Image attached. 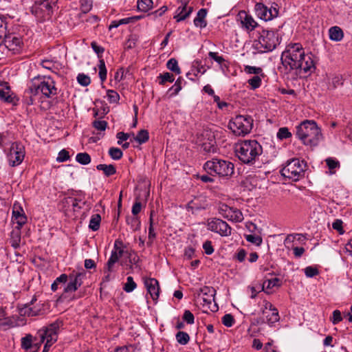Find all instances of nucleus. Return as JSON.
I'll list each match as a JSON object with an SVG mask.
<instances>
[{
  "label": "nucleus",
  "instance_id": "23",
  "mask_svg": "<svg viewBox=\"0 0 352 352\" xmlns=\"http://www.w3.org/2000/svg\"><path fill=\"white\" fill-rule=\"evenodd\" d=\"M188 3H182V5L179 6L174 16V19H176L177 22H181L187 19L192 12V7L188 6Z\"/></svg>",
  "mask_w": 352,
  "mask_h": 352
},
{
  "label": "nucleus",
  "instance_id": "64",
  "mask_svg": "<svg viewBox=\"0 0 352 352\" xmlns=\"http://www.w3.org/2000/svg\"><path fill=\"white\" fill-rule=\"evenodd\" d=\"M100 226V220L95 219L94 218H91L89 219V229L93 231H97L99 230Z\"/></svg>",
  "mask_w": 352,
  "mask_h": 352
},
{
  "label": "nucleus",
  "instance_id": "59",
  "mask_svg": "<svg viewBox=\"0 0 352 352\" xmlns=\"http://www.w3.org/2000/svg\"><path fill=\"white\" fill-rule=\"evenodd\" d=\"M183 320L189 324H192L195 322L194 315L189 310H185L183 315Z\"/></svg>",
  "mask_w": 352,
  "mask_h": 352
},
{
  "label": "nucleus",
  "instance_id": "40",
  "mask_svg": "<svg viewBox=\"0 0 352 352\" xmlns=\"http://www.w3.org/2000/svg\"><path fill=\"white\" fill-rule=\"evenodd\" d=\"M68 277L66 274H63L60 276L56 278L54 283L51 285V289L53 292H56L58 289V285L64 284L67 282Z\"/></svg>",
  "mask_w": 352,
  "mask_h": 352
},
{
  "label": "nucleus",
  "instance_id": "39",
  "mask_svg": "<svg viewBox=\"0 0 352 352\" xmlns=\"http://www.w3.org/2000/svg\"><path fill=\"white\" fill-rule=\"evenodd\" d=\"M166 67L169 70L175 73L176 74H179L181 73V69L178 66L177 60L174 58H172L168 60Z\"/></svg>",
  "mask_w": 352,
  "mask_h": 352
},
{
  "label": "nucleus",
  "instance_id": "44",
  "mask_svg": "<svg viewBox=\"0 0 352 352\" xmlns=\"http://www.w3.org/2000/svg\"><path fill=\"white\" fill-rule=\"evenodd\" d=\"M182 89V78L179 77L177 79L175 84L168 89L170 92V96H176Z\"/></svg>",
  "mask_w": 352,
  "mask_h": 352
},
{
  "label": "nucleus",
  "instance_id": "7",
  "mask_svg": "<svg viewBox=\"0 0 352 352\" xmlns=\"http://www.w3.org/2000/svg\"><path fill=\"white\" fill-rule=\"evenodd\" d=\"M204 168L210 175L215 174L219 177H230L234 173V164L230 161L213 158L207 161Z\"/></svg>",
  "mask_w": 352,
  "mask_h": 352
},
{
  "label": "nucleus",
  "instance_id": "25",
  "mask_svg": "<svg viewBox=\"0 0 352 352\" xmlns=\"http://www.w3.org/2000/svg\"><path fill=\"white\" fill-rule=\"evenodd\" d=\"M107 122L104 120H95L92 122V126L96 130L98 131V132L96 136L89 137V142H96L98 140H100L104 135L103 132L107 129Z\"/></svg>",
  "mask_w": 352,
  "mask_h": 352
},
{
  "label": "nucleus",
  "instance_id": "3",
  "mask_svg": "<svg viewBox=\"0 0 352 352\" xmlns=\"http://www.w3.org/2000/svg\"><path fill=\"white\" fill-rule=\"evenodd\" d=\"M235 153L241 162L252 165L262 154L263 148L255 140H243L236 144Z\"/></svg>",
  "mask_w": 352,
  "mask_h": 352
},
{
  "label": "nucleus",
  "instance_id": "61",
  "mask_svg": "<svg viewBox=\"0 0 352 352\" xmlns=\"http://www.w3.org/2000/svg\"><path fill=\"white\" fill-rule=\"evenodd\" d=\"M203 249L207 255H211L214 252V248L210 241H206L203 244Z\"/></svg>",
  "mask_w": 352,
  "mask_h": 352
},
{
  "label": "nucleus",
  "instance_id": "55",
  "mask_svg": "<svg viewBox=\"0 0 352 352\" xmlns=\"http://www.w3.org/2000/svg\"><path fill=\"white\" fill-rule=\"evenodd\" d=\"M0 99L8 103H11L13 101V98L9 94V91L3 89H0Z\"/></svg>",
  "mask_w": 352,
  "mask_h": 352
},
{
  "label": "nucleus",
  "instance_id": "45",
  "mask_svg": "<svg viewBox=\"0 0 352 352\" xmlns=\"http://www.w3.org/2000/svg\"><path fill=\"white\" fill-rule=\"evenodd\" d=\"M67 203L72 206L74 211H76V208H81L82 206L85 205V201H82L72 197H69L67 199Z\"/></svg>",
  "mask_w": 352,
  "mask_h": 352
},
{
  "label": "nucleus",
  "instance_id": "51",
  "mask_svg": "<svg viewBox=\"0 0 352 352\" xmlns=\"http://www.w3.org/2000/svg\"><path fill=\"white\" fill-rule=\"evenodd\" d=\"M208 57L216 61L219 65H222L226 61L222 56H219L218 52H210Z\"/></svg>",
  "mask_w": 352,
  "mask_h": 352
},
{
  "label": "nucleus",
  "instance_id": "4",
  "mask_svg": "<svg viewBox=\"0 0 352 352\" xmlns=\"http://www.w3.org/2000/svg\"><path fill=\"white\" fill-rule=\"evenodd\" d=\"M54 81L50 77H35L28 85V93L30 94L28 104H32L33 96L42 94L47 98H50L57 94Z\"/></svg>",
  "mask_w": 352,
  "mask_h": 352
},
{
  "label": "nucleus",
  "instance_id": "21",
  "mask_svg": "<svg viewBox=\"0 0 352 352\" xmlns=\"http://www.w3.org/2000/svg\"><path fill=\"white\" fill-rule=\"evenodd\" d=\"M144 284L151 298L157 300L160 290L158 280L154 278H144Z\"/></svg>",
  "mask_w": 352,
  "mask_h": 352
},
{
  "label": "nucleus",
  "instance_id": "11",
  "mask_svg": "<svg viewBox=\"0 0 352 352\" xmlns=\"http://www.w3.org/2000/svg\"><path fill=\"white\" fill-rule=\"evenodd\" d=\"M197 142L206 153H215L217 151L214 134L211 130L204 129L197 134Z\"/></svg>",
  "mask_w": 352,
  "mask_h": 352
},
{
  "label": "nucleus",
  "instance_id": "62",
  "mask_svg": "<svg viewBox=\"0 0 352 352\" xmlns=\"http://www.w3.org/2000/svg\"><path fill=\"white\" fill-rule=\"evenodd\" d=\"M305 273L307 277L311 278L318 275L319 272L317 268L309 266L305 269Z\"/></svg>",
  "mask_w": 352,
  "mask_h": 352
},
{
  "label": "nucleus",
  "instance_id": "2",
  "mask_svg": "<svg viewBox=\"0 0 352 352\" xmlns=\"http://www.w3.org/2000/svg\"><path fill=\"white\" fill-rule=\"evenodd\" d=\"M296 137L306 146H317L322 138L321 129L314 120H305L296 126Z\"/></svg>",
  "mask_w": 352,
  "mask_h": 352
},
{
  "label": "nucleus",
  "instance_id": "8",
  "mask_svg": "<svg viewBox=\"0 0 352 352\" xmlns=\"http://www.w3.org/2000/svg\"><path fill=\"white\" fill-rule=\"evenodd\" d=\"M253 126V119L250 116H236L228 124V128L238 136H244L250 133Z\"/></svg>",
  "mask_w": 352,
  "mask_h": 352
},
{
  "label": "nucleus",
  "instance_id": "52",
  "mask_svg": "<svg viewBox=\"0 0 352 352\" xmlns=\"http://www.w3.org/2000/svg\"><path fill=\"white\" fill-rule=\"evenodd\" d=\"M6 24L3 20H0V46L4 43V40L7 36Z\"/></svg>",
  "mask_w": 352,
  "mask_h": 352
},
{
  "label": "nucleus",
  "instance_id": "27",
  "mask_svg": "<svg viewBox=\"0 0 352 352\" xmlns=\"http://www.w3.org/2000/svg\"><path fill=\"white\" fill-rule=\"evenodd\" d=\"M329 36L330 40L339 42L344 38V32L340 27L333 26L329 30Z\"/></svg>",
  "mask_w": 352,
  "mask_h": 352
},
{
  "label": "nucleus",
  "instance_id": "19",
  "mask_svg": "<svg viewBox=\"0 0 352 352\" xmlns=\"http://www.w3.org/2000/svg\"><path fill=\"white\" fill-rule=\"evenodd\" d=\"M12 221L19 228H21L27 222V217L19 204L15 203L13 205Z\"/></svg>",
  "mask_w": 352,
  "mask_h": 352
},
{
  "label": "nucleus",
  "instance_id": "43",
  "mask_svg": "<svg viewBox=\"0 0 352 352\" xmlns=\"http://www.w3.org/2000/svg\"><path fill=\"white\" fill-rule=\"evenodd\" d=\"M245 238L247 241L252 243L257 246H259L263 241L261 236L256 234H246Z\"/></svg>",
  "mask_w": 352,
  "mask_h": 352
},
{
  "label": "nucleus",
  "instance_id": "32",
  "mask_svg": "<svg viewBox=\"0 0 352 352\" xmlns=\"http://www.w3.org/2000/svg\"><path fill=\"white\" fill-rule=\"evenodd\" d=\"M265 74L263 73V75L257 74L252 77L248 80L250 88L253 90L258 88L262 82V78H264Z\"/></svg>",
  "mask_w": 352,
  "mask_h": 352
},
{
  "label": "nucleus",
  "instance_id": "18",
  "mask_svg": "<svg viewBox=\"0 0 352 352\" xmlns=\"http://www.w3.org/2000/svg\"><path fill=\"white\" fill-rule=\"evenodd\" d=\"M61 324L62 322L58 320L50 324V334L42 352H48L52 345L57 341L58 331Z\"/></svg>",
  "mask_w": 352,
  "mask_h": 352
},
{
  "label": "nucleus",
  "instance_id": "37",
  "mask_svg": "<svg viewBox=\"0 0 352 352\" xmlns=\"http://www.w3.org/2000/svg\"><path fill=\"white\" fill-rule=\"evenodd\" d=\"M99 72L98 75L102 82H104L107 79V68L105 66L104 60L102 58L99 60L98 65Z\"/></svg>",
  "mask_w": 352,
  "mask_h": 352
},
{
  "label": "nucleus",
  "instance_id": "48",
  "mask_svg": "<svg viewBox=\"0 0 352 352\" xmlns=\"http://www.w3.org/2000/svg\"><path fill=\"white\" fill-rule=\"evenodd\" d=\"M244 71L249 74H260L263 75V69L261 67L254 66L246 65L244 67Z\"/></svg>",
  "mask_w": 352,
  "mask_h": 352
},
{
  "label": "nucleus",
  "instance_id": "33",
  "mask_svg": "<svg viewBox=\"0 0 352 352\" xmlns=\"http://www.w3.org/2000/svg\"><path fill=\"white\" fill-rule=\"evenodd\" d=\"M12 135L8 131H5L0 133V148H3L5 145L10 144L12 142Z\"/></svg>",
  "mask_w": 352,
  "mask_h": 352
},
{
  "label": "nucleus",
  "instance_id": "6",
  "mask_svg": "<svg viewBox=\"0 0 352 352\" xmlns=\"http://www.w3.org/2000/svg\"><path fill=\"white\" fill-rule=\"evenodd\" d=\"M280 43L277 32L263 30L260 32L258 40L254 42L253 46L260 53L272 52Z\"/></svg>",
  "mask_w": 352,
  "mask_h": 352
},
{
  "label": "nucleus",
  "instance_id": "57",
  "mask_svg": "<svg viewBox=\"0 0 352 352\" xmlns=\"http://www.w3.org/2000/svg\"><path fill=\"white\" fill-rule=\"evenodd\" d=\"M69 159V152L65 149H62L58 155L56 160L59 162H63Z\"/></svg>",
  "mask_w": 352,
  "mask_h": 352
},
{
  "label": "nucleus",
  "instance_id": "9",
  "mask_svg": "<svg viewBox=\"0 0 352 352\" xmlns=\"http://www.w3.org/2000/svg\"><path fill=\"white\" fill-rule=\"evenodd\" d=\"M216 290L212 287L204 286L197 291L198 300L201 305L204 311L215 312L218 310V306L214 302Z\"/></svg>",
  "mask_w": 352,
  "mask_h": 352
},
{
  "label": "nucleus",
  "instance_id": "42",
  "mask_svg": "<svg viewBox=\"0 0 352 352\" xmlns=\"http://www.w3.org/2000/svg\"><path fill=\"white\" fill-rule=\"evenodd\" d=\"M137 287L136 283L133 280V278L132 276H128L126 278V283L124 284L123 287V289L127 292L130 293L133 292Z\"/></svg>",
  "mask_w": 352,
  "mask_h": 352
},
{
  "label": "nucleus",
  "instance_id": "22",
  "mask_svg": "<svg viewBox=\"0 0 352 352\" xmlns=\"http://www.w3.org/2000/svg\"><path fill=\"white\" fill-rule=\"evenodd\" d=\"M48 334H50V325L39 329L34 336L32 349L38 350L41 344L47 341Z\"/></svg>",
  "mask_w": 352,
  "mask_h": 352
},
{
  "label": "nucleus",
  "instance_id": "31",
  "mask_svg": "<svg viewBox=\"0 0 352 352\" xmlns=\"http://www.w3.org/2000/svg\"><path fill=\"white\" fill-rule=\"evenodd\" d=\"M96 168L99 170L103 171L107 177L111 176L116 173V167L113 164H98Z\"/></svg>",
  "mask_w": 352,
  "mask_h": 352
},
{
  "label": "nucleus",
  "instance_id": "63",
  "mask_svg": "<svg viewBox=\"0 0 352 352\" xmlns=\"http://www.w3.org/2000/svg\"><path fill=\"white\" fill-rule=\"evenodd\" d=\"M342 320V317L341 316V312L339 310H334L333 311V316L332 318L331 319V321L333 324H337L340 322Z\"/></svg>",
  "mask_w": 352,
  "mask_h": 352
},
{
  "label": "nucleus",
  "instance_id": "46",
  "mask_svg": "<svg viewBox=\"0 0 352 352\" xmlns=\"http://www.w3.org/2000/svg\"><path fill=\"white\" fill-rule=\"evenodd\" d=\"M223 324L227 327H231L234 323V318L230 314H225L221 319Z\"/></svg>",
  "mask_w": 352,
  "mask_h": 352
},
{
  "label": "nucleus",
  "instance_id": "1",
  "mask_svg": "<svg viewBox=\"0 0 352 352\" xmlns=\"http://www.w3.org/2000/svg\"><path fill=\"white\" fill-rule=\"evenodd\" d=\"M281 63L285 68L295 71L300 76L306 77L316 69L311 54H306L300 43H290L282 52Z\"/></svg>",
  "mask_w": 352,
  "mask_h": 352
},
{
  "label": "nucleus",
  "instance_id": "50",
  "mask_svg": "<svg viewBox=\"0 0 352 352\" xmlns=\"http://www.w3.org/2000/svg\"><path fill=\"white\" fill-rule=\"evenodd\" d=\"M91 46L94 52L97 54L98 57L100 59L102 56V54L104 52V48L98 45V43L95 41L91 42Z\"/></svg>",
  "mask_w": 352,
  "mask_h": 352
},
{
  "label": "nucleus",
  "instance_id": "5",
  "mask_svg": "<svg viewBox=\"0 0 352 352\" xmlns=\"http://www.w3.org/2000/svg\"><path fill=\"white\" fill-rule=\"evenodd\" d=\"M307 163L304 160L293 158L286 162L280 170L281 175L292 182H297L305 177Z\"/></svg>",
  "mask_w": 352,
  "mask_h": 352
},
{
  "label": "nucleus",
  "instance_id": "10",
  "mask_svg": "<svg viewBox=\"0 0 352 352\" xmlns=\"http://www.w3.org/2000/svg\"><path fill=\"white\" fill-rule=\"evenodd\" d=\"M58 0H42L41 2H34L31 8V12L39 21L49 19L53 12V7Z\"/></svg>",
  "mask_w": 352,
  "mask_h": 352
},
{
  "label": "nucleus",
  "instance_id": "54",
  "mask_svg": "<svg viewBox=\"0 0 352 352\" xmlns=\"http://www.w3.org/2000/svg\"><path fill=\"white\" fill-rule=\"evenodd\" d=\"M107 97H108V100L110 102L116 103L120 100L119 94L114 90H108L107 91Z\"/></svg>",
  "mask_w": 352,
  "mask_h": 352
},
{
  "label": "nucleus",
  "instance_id": "56",
  "mask_svg": "<svg viewBox=\"0 0 352 352\" xmlns=\"http://www.w3.org/2000/svg\"><path fill=\"white\" fill-rule=\"evenodd\" d=\"M76 161L81 164H88V153H80L76 155Z\"/></svg>",
  "mask_w": 352,
  "mask_h": 352
},
{
  "label": "nucleus",
  "instance_id": "58",
  "mask_svg": "<svg viewBox=\"0 0 352 352\" xmlns=\"http://www.w3.org/2000/svg\"><path fill=\"white\" fill-rule=\"evenodd\" d=\"M326 164L330 170L335 169L340 166V162L332 157H329L325 160Z\"/></svg>",
  "mask_w": 352,
  "mask_h": 352
},
{
  "label": "nucleus",
  "instance_id": "36",
  "mask_svg": "<svg viewBox=\"0 0 352 352\" xmlns=\"http://www.w3.org/2000/svg\"><path fill=\"white\" fill-rule=\"evenodd\" d=\"M157 79L159 80L160 85H164L166 82H173L175 80V78L173 74L169 72H165L160 74L157 76Z\"/></svg>",
  "mask_w": 352,
  "mask_h": 352
},
{
  "label": "nucleus",
  "instance_id": "12",
  "mask_svg": "<svg viewBox=\"0 0 352 352\" xmlns=\"http://www.w3.org/2000/svg\"><path fill=\"white\" fill-rule=\"evenodd\" d=\"M25 147L22 143L14 142L12 143L7 157L11 166H16L22 163L25 157Z\"/></svg>",
  "mask_w": 352,
  "mask_h": 352
},
{
  "label": "nucleus",
  "instance_id": "53",
  "mask_svg": "<svg viewBox=\"0 0 352 352\" xmlns=\"http://www.w3.org/2000/svg\"><path fill=\"white\" fill-rule=\"evenodd\" d=\"M87 0H80V4H81V12L79 14L80 18L82 19V21H87V19H84V16L85 17L86 14L88 12V6H87Z\"/></svg>",
  "mask_w": 352,
  "mask_h": 352
},
{
  "label": "nucleus",
  "instance_id": "24",
  "mask_svg": "<svg viewBox=\"0 0 352 352\" xmlns=\"http://www.w3.org/2000/svg\"><path fill=\"white\" fill-rule=\"evenodd\" d=\"M239 17L242 28L248 31H252L258 26V23L254 18L244 11L239 13Z\"/></svg>",
  "mask_w": 352,
  "mask_h": 352
},
{
  "label": "nucleus",
  "instance_id": "35",
  "mask_svg": "<svg viewBox=\"0 0 352 352\" xmlns=\"http://www.w3.org/2000/svg\"><path fill=\"white\" fill-rule=\"evenodd\" d=\"M175 338L177 342L182 345L187 344L190 340L188 333L185 331H178L175 335Z\"/></svg>",
  "mask_w": 352,
  "mask_h": 352
},
{
  "label": "nucleus",
  "instance_id": "49",
  "mask_svg": "<svg viewBox=\"0 0 352 352\" xmlns=\"http://www.w3.org/2000/svg\"><path fill=\"white\" fill-rule=\"evenodd\" d=\"M292 137V133L287 127H281L277 133V138L280 140L287 139Z\"/></svg>",
  "mask_w": 352,
  "mask_h": 352
},
{
  "label": "nucleus",
  "instance_id": "28",
  "mask_svg": "<svg viewBox=\"0 0 352 352\" xmlns=\"http://www.w3.org/2000/svg\"><path fill=\"white\" fill-rule=\"evenodd\" d=\"M21 228L15 227L10 233V243L14 249H17L20 246L21 239Z\"/></svg>",
  "mask_w": 352,
  "mask_h": 352
},
{
  "label": "nucleus",
  "instance_id": "17",
  "mask_svg": "<svg viewBox=\"0 0 352 352\" xmlns=\"http://www.w3.org/2000/svg\"><path fill=\"white\" fill-rule=\"evenodd\" d=\"M261 311L266 318V322L270 326H272L280 320L278 309L267 300L263 301V307Z\"/></svg>",
  "mask_w": 352,
  "mask_h": 352
},
{
  "label": "nucleus",
  "instance_id": "41",
  "mask_svg": "<svg viewBox=\"0 0 352 352\" xmlns=\"http://www.w3.org/2000/svg\"><path fill=\"white\" fill-rule=\"evenodd\" d=\"M109 156L114 160H119L123 156V153L122 150L119 148L116 147H111L109 149Z\"/></svg>",
  "mask_w": 352,
  "mask_h": 352
},
{
  "label": "nucleus",
  "instance_id": "38",
  "mask_svg": "<svg viewBox=\"0 0 352 352\" xmlns=\"http://www.w3.org/2000/svg\"><path fill=\"white\" fill-rule=\"evenodd\" d=\"M69 282L68 283V284L64 289L65 292H67V293L75 292L78 288L77 283L75 281V278H74L73 273H72L69 275Z\"/></svg>",
  "mask_w": 352,
  "mask_h": 352
},
{
  "label": "nucleus",
  "instance_id": "34",
  "mask_svg": "<svg viewBox=\"0 0 352 352\" xmlns=\"http://www.w3.org/2000/svg\"><path fill=\"white\" fill-rule=\"evenodd\" d=\"M149 134L147 130H140L137 135L134 137V140L140 144H144L148 140Z\"/></svg>",
  "mask_w": 352,
  "mask_h": 352
},
{
  "label": "nucleus",
  "instance_id": "26",
  "mask_svg": "<svg viewBox=\"0 0 352 352\" xmlns=\"http://www.w3.org/2000/svg\"><path fill=\"white\" fill-rule=\"evenodd\" d=\"M206 15L207 10L205 8L200 9L193 21L194 25L201 29L206 28L207 25V21L206 20Z\"/></svg>",
  "mask_w": 352,
  "mask_h": 352
},
{
  "label": "nucleus",
  "instance_id": "60",
  "mask_svg": "<svg viewBox=\"0 0 352 352\" xmlns=\"http://www.w3.org/2000/svg\"><path fill=\"white\" fill-rule=\"evenodd\" d=\"M278 282L279 279L278 278L267 280L263 283L262 290H263L264 287H266L268 289H271L278 285Z\"/></svg>",
  "mask_w": 352,
  "mask_h": 352
},
{
  "label": "nucleus",
  "instance_id": "15",
  "mask_svg": "<svg viewBox=\"0 0 352 352\" xmlns=\"http://www.w3.org/2000/svg\"><path fill=\"white\" fill-rule=\"evenodd\" d=\"M219 213L225 219L232 222H241L243 220V213L236 208L230 207L227 204H221L218 208Z\"/></svg>",
  "mask_w": 352,
  "mask_h": 352
},
{
  "label": "nucleus",
  "instance_id": "30",
  "mask_svg": "<svg viewBox=\"0 0 352 352\" xmlns=\"http://www.w3.org/2000/svg\"><path fill=\"white\" fill-rule=\"evenodd\" d=\"M153 2L152 0H138L137 7L139 11L146 12L153 8Z\"/></svg>",
  "mask_w": 352,
  "mask_h": 352
},
{
  "label": "nucleus",
  "instance_id": "14",
  "mask_svg": "<svg viewBox=\"0 0 352 352\" xmlns=\"http://www.w3.org/2000/svg\"><path fill=\"white\" fill-rule=\"evenodd\" d=\"M207 228L208 230L217 233L221 236H228L232 234L231 227L219 218L210 219L207 221Z\"/></svg>",
  "mask_w": 352,
  "mask_h": 352
},
{
  "label": "nucleus",
  "instance_id": "29",
  "mask_svg": "<svg viewBox=\"0 0 352 352\" xmlns=\"http://www.w3.org/2000/svg\"><path fill=\"white\" fill-rule=\"evenodd\" d=\"M34 336L32 334H27L21 339V348L25 351L32 349Z\"/></svg>",
  "mask_w": 352,
  "mask_h": 352
},
{
  "label": "nucleus",
  "instance_id": "47",
  "mask_svg": "<svg viewBox=\"0 0 352 352\" xmlns=\"http://www.w3.org/2000/svg\"><path fill=\"white\" fill-rule=\"evenodd\" d=\"M73 274L75 278V281L77 283L78 287L82 285L83 280L86 278V272L85 271L82 272H75L74 271Z\"/></svg>",
  "mask_w": 352,
  "mask_h": 352
},
{
  "label": "nucleus",
  "instance_id": "16",
  "mask_svg": "<svg viewBox=\"0 0 352 352\" xmlns=\"http://www.w3.org/2000/svg\"><path fill=\"white\" fill-rule=\"evenodd\" d=\"M125 248L126 245L120 239H117L115 241L111 256L107 263L108 271H111L114 264L123 256Z\"/></svg>",
  "mask_w": 352,
  "mask_h": 352
},
{
  "label": "nucleus",
  "instance_id": "20",
  "mask_svg": "<svg viewBox=\"0 0 352 352\" xmlns=\"http://www.w3.org/2000/svg\"><path fill=\"white\" fill-rule=\"evenodd\" d=\"M3 44L10 51L16 53L21 49L23 41L21 37L16 34H8L4 40Z\"/></svg>",
  "mask_w": 352,
  "mask_h": 352
},
{
  "label": "nucleus",
  "instance_id": "13",
  "mask_svg": "<svg viewBox=\"0 0 352 352\" xmlns=\"http://www.w3.org/2000/svg\"><path fill=\"white\" fill-rule=\"evenodd\" d=\"M254 11L256 16L265 21H271L278 15V5L275 3L270 8L263 3H256L254 6Z\"/></svg>",
  "mask_w": 352,
  "mask_h": 352
}]
</instances>
